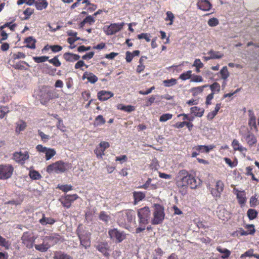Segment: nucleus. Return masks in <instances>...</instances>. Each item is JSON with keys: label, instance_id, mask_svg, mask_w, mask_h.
I'll return each mask as SVG.
<instances>
[{"label": "nucleus", "instance_id": "nucleus-1", "mask_svg": "<svg viewBox=\"0 0 259 259\" xmlns=\"http://www.w3.org/2000/svg\"><path fill=\"white\" fill-rule=\"evenodd\" d=\"M176 184L180 189H185L188 187H190L191 189H194L197 187L200 183L197 181L195 177L189 174L187 170H182L178 173Z\"/></svg>", "mask_w": 259, "mask_h": 259}, {"label": "nucleus", "instance_id": "nucleus-2", "mask_svg": "<svg viewBox=\"0 0 259 259\" xmlns=\"http://www.w3.org/2000/svg\"><path fill=\"white\" fill-rule=\"evenodd\" d=\"M34 96L42 105H47L53 99L58 98L59 94L55 90H51L47 86H42L34 92Z\"/></svg>", "mask_w": 259, "mask_h": 259}, {"label": "nucleus", "instance_id": "nucleus-3", "mask_svg": "<svg viewBox=\"0 0 259 259\" xmlns=\"http://www.w3.org/2000/svg\"><path fill=\"white\" fill-rule=\"evenodd\" d=\"M71 167V163L65 162L62 160H59L49 164L46 168V171L49 174L56 173L62 174L66 172Z\"/></svg>", "mask_w": 259, "mask_h": 259}, {"label": "nucleus", "instance_id": "nucleus-4", "mask_svg": "<svg viewBox=\"0 0 259 259\" xmlns=\"http://www.w3.org/2000/svg\"><path fill=\"white\" fill-rule=\"evenodd\" d=\"M153 207V218L152 219L151 223L153 225H158L161 223L164 219V207L159 204H154Z\"/></svg>", "mask_w": 259, "mask_h": 259}, {"label": "nucleus", "instance_id": "nucleus-5", "mask_svg": "<svg viewBox=\"0 0 259 259\" xmlns=\"http://www.w3.org/2000/svg\"><path fill=\"white\" fill-rule=\"evenodd\" d=\"M37 238L33 232L29 231L25 232L21 237L22 243L28 248H32L34 246V243Z\"/></svg>", "mask_w": 259, "mask_h": 259}, {"label": "nucleus", "instance_id": "nucleus-6", "mask_svg": "<svg viewBox=\"0 0 259 259\" xmlns=\"http://www.w3.org/2000/svg\"><path fill=\"white\" fill-rule=\"evenodd\" d=\"M139 223L140 225H146L149 223L150 218V210L148 207L145 206L138 210Z\"/></svg>", "mask_w": 259, "mask_h": 259}, {"label": "nucleus", "instance_id": "nucleus-7", "mask_svg": "<svg viewBox=\"0 0 259 259\" xmlns=\"http://www.w3.org/2000/svg\"><path fill=\"white\" fill-rule=\"evenodd\" d=\"M14 167L10 164L0 165V180H7L10 178L13 173Z\"/></svg>", "mask_w": 259, "mask_h": 259}, {"label": "nucleus", "instance_id": "nucleus-8", "mask_svg": "<svg viewBox=\"0 0 259 259\" xmlns=\"http://www.w3.org/2000/svg\"><path fill=\"white\" fill-rule=\"evenodd\" d=\"M110 238L117 243H120L126 238V234L123 231H120L116 228L110 229L108 231Z\"/></svg>", "mask_w": 259, "mask_h": 259}, {"label": "nucleus", "instance_id": "nucleus-9", "mask_svg": "<svg viewBox=\"0 0 259 259\" xmlns=\"http://www.w3.org/2000/svg\"><path fill=\"white\" fill-rule=\"evenodd\" d=\"M36 149L39 152L45 153L46 160H49L56 154V151L54 149L47 148L40 144L36 146Z\"/></svg>", "mask_w": 259, "mask_h": 259}, {"label": "nucleus", "instance_id": "nucleus-10", "mask_svg": "<svg viewBox=\"0 0 259 259\" xmlns=\"http://www.w3.org/2000/svg\"><path fill=\"white\" fill-rule=\"evenodd\" d=\"M110 147L108 142L105 141L101 142L96 149L94 150V153L99 159H103V156L105 155V151Z\"/></svg>", "mask_w": 259, "mask_h": 259}, {"label": "nucleus", "instance_id": "nucleus-11", "mask_svg": "<svg viewBox=\"0 0 259 259\" xmlns=\"http://www.w3.org/2000/svg\"><path fill=\"white\" fill-rule=\"evenodd\" d=\"M79 198L76 194L72 195H66L60 199L62 205L66 208H69L71 203Z\"/></svg>", "mask_w": 259, "mask_h": 259}, {"label": "nucleus", "instance_id": "nucleus-12", "mask_svg": "<svg viewBox=\"0 0 259 259\" xmlns=\"http://www.w3.org/2000/svg\"><path fill=\"white\" fill-rule=\"evenodd\" d=\"M124 25V23L123 22L120 23H112L107 27L105 32L106 34L108 35L114 34L121 30Z\"/></svg>", "mask_w": 259, "mask_h": 259}, {"label": "nucleus", "instance_id": "nucleus-13", "mask_svg": "<svg viewBox=\"0 0 259 259\" xmlns=\"http://www.w3.org/2000/svg\"><path fill=\"white\" fill-rule=\"evenodd\" d=\"M224 187L223 182L221 180L218 181L216 182L215 187L211 188L210 190L211 195L216 198H220L224 190Z\"/></svg>", "mask_w": 259, "mask_h": 259}, {"label": "nucleus", "instance_id": "nucleus-14", "mask_svg": "<svg viewBox=\"0 0 259 259\" xmlns=\"http://www.w3.org/2000/svg\"><path fill=\"white\" fill-rule=\"evenodd\" d=\"M29 158V155L28 151H25L24 153L15 152L13 154V160L19 163H24L25 161Z\"/></svg>", "mask_w": 259, "mask_h": 259}, {"label": "nucleus", "instance_id": "nucleus-15", "mask_svg": "<svg viewBox=\"0 0 259 259\" xmlns=\"http://www.w3.org/2000/svg\"><path fill=\"white\" fill-rule=\"evenodd\" d=\"M239 134L242 136L249 146H252L256 144L257 139L254 135L251 132L247 131L246 134H243L242 133L241 131H240Z\"/></svg>", "mask_w": 259, "mask_h": 259}, {"label": "nucleus", "instance_id": "nucleus-16", "mask_svg": "<svg viewBox=\"0 0 259 259\" xmlns=\"http://www.w3.org/2000/svg\"><path fill=\"white\" fill-rule=\"evenodd\" d=\"M121 217L123 218L126 217V222L124 220V221H122L121 220H118V222L122 224H126V223H131L133 220L135 219V213L134 210L128 209L122 212Z\"/></svg>", "mask_w": 259, "mask_h": 259}, {"label": "nucleus", "instance_id": "nucleus-17", "mask_svg": "<svg viewBox=\"0 0 259 259\" xmlns=\"http://www.w3.org/2000/svg\"><path fill=\"white\" fill-rule=\"evenodd\" d=\"M96 248L101 252L105 256L108 257L110 255L108 252L109 247L107 242H101L96 246Z\"/></svg>", "mask_w": 259, "mask_h": 259}, {"label": "nucleus", "instance_id": "nucleus-18", "mask_svg": "<svg viewBox=\"0 0 259 259\" xmlns=\"http://www.w3.org/2000/svg\"><path fill=\"white\" fill-rule=\"evenodd\" d=\"M114 94L110 91L102 90L97 94L98 99L101 101H105L113 96Z\"/></svg>", "mask_w": 259, "mask_h": 259}, {"label": "nucleus", "instance_id": "nucleus-19", "mask_svg": "<svg viewBox=\"0 0 259 259\" xmlns=\"http://www.w3.org/2000/svg\"><path fill=\"white\" fill-rule=\"evenodd\" d=\"M198 8L203 11H209L212 7V5L208 0H199L197 3Z\"/></svg>", "mask_w": 259, "mask_h": 259}, {"label": "nucleus", "instance_id": "nucleus-20", "mask_svg": "<svg viewBox=\"0 0 259 259\" xmlns=\"http://www.w3.org/2000/svg\"><path fill=\"white\" fill-rule=\"evenodd\" d=\"M215 147L214 145H197L193 147V149H195L198 152L201 153H209V151Z\"/></svg>", "mask_w": 259, "mask_h": 259}, {"label": "nucleus", "instance_id": "nucleus-21", "mask_svg": "<svg viewBox=\"0 0 259 259\" xmlns=\"http://www.w3.org/2000/svg\"><path fill=\"white\" fill-rule=\"evenodd\" d=\"M63 58L67 62H73L78 61L80 59V56L71 53L66 52L63 54Z\"/></svg>", "mask_w": 259, "mask_h": 259}, {"label": "nucleus", "instance_id": "nucleus-22", "mask_svg": "<svg viewBox=\"0 0 259 259\" xmlns=\"http://www.w3.org/2000/svg\"><path fill=\"white\" fill-rule=\"evenodd\" d=\"M82 78L83 79L87 78L88 80L91 83H95L98 80V78L97 76H96L93 73L88 71L84 72Z\"/></svg>", "mask_w": 259, "mask_h": 259}, {"label": "nucleus", "instance_id": "nucleus-23", "mask_svg": "<svg viewBox=\"0 0 259 259\" xmlns=\"http://www.w3.org/2000/svg\"><path fill=\"white\" fill-rule=\"evenodd\" d=\"M248 112L249 116L248 125L251 128H256V117L253 110H249Z\"/></svg>", "mask_w": 259, "mask_h": 259}, {"label": "nucleus", "instance_id": "nucleus-24", "mask_svg": "<svg viewBox=\"0 0 259 259\" xmlns=\"http://www.w3.org/2000/svg\"><path fill=\"white\" fill-rule=\"evenodd\" d=\"M190 112L195 116L201 117L204 114V110L203 108L197 106H194L190 108Z\"/></svg>", "mask_w": 259, "mask_h": 259}, {"label": "nucleus", "instance_id": "nucleus-25", "mask_svg": "<svg viewBox=\"0 0 259 259\" xmlns=\"http://www.w3.org/2000/svg\"><path fill=\"white\" fill-rule=\"evenodd\" d=\"M35 39L33 38L32 36H29L25 38L24 42L26 44V47L31 49H35L36 48Z\"/></svg>", "mask_w": 259, "mask_h": 259}, {"label": "nucleus", "instance_id": "nucleus-26", "mask_svg": "<svg viewBox=\"0 0 259 259\" xmlns=\"http://www.w3.org/2000/svg\"><path fill=\"white\" fill-rule=\"evenodd\" d=\"M39 222L42 226H45L47 224L53 225L56 222V220L52 218H47L45 214H43L42 218Z\"/></svg>", "mask_w": 259, "mask_h": 259}, {"label": "nucleus", "instance_id": "nucleus-27", "mask_svg": "<svg viewBox=\"0 0 259 259\" xmlns=\"http://www.w3.org/2000/svg\"><path fill=\"white\" fill-rule=\"evenodd\" d=\"M48 5V3L47 0H37L35 3L36 9L38 10H42L46 9Z\"/></svg>", "mask_w": 259, "mask_h": 259}, {"label": "nucleus", "instance_id": "nucleus-28", "mask_svg": "<svg viewBox=\"0 0 259 259\" xmlns=\"http://www.w3.org/2000/svg\"><path fill=\"white\" fill-rule=\"evenodd\" d=\"M88 233H90V232L85 229V227L82 224H79L76 230V234L78 237Z\"/></svg>", "mask_w": 259, "mask_h": 259}, {"label": "nucleus", "instance_id": "nucleus-29", "mask_svg": "<svg viewBox=\"0 0 259 259\" xmlns=\"http://www.w3.org/2000/svg\"><path fill=\"white\" fill-rule=\"evenodd\" d=\"M208 87V84H204L202 86L194 87L191 90V92L193 96H197V95L203 92L204 88Z\"/></svg>", "mask_w": 259, "mask_h": 259}, {"label": "nucleus", "instance_id": "nucleus-30", "mask_svg": "<svg viewBox=\"0 0 259 259\" xmlns=\"http://www.w3.org/2000/svg\"><path fill=\"white\" fill-rule=\"evenodd\" d=\"M207 54L209 55V59H220L224 56V55L220 52L214 51L212 50H210Z\"/></svg>", "mask_w": 259, "mask_h": 259}, {"label": "nucleus", "instance_id": "nucleus-31", "mask_svg": "<svg viewBox=\"0 0 259 259\" xmlns=\"http://www.w3.org/2000/svg\"><path fill=\"white\" fill-rule=\"evenodd\" d=\"M236 191L237 192L236 194L237 198L239 203L241 205L244 204L246 202V198L245 197L244 192L243 191H239L237 190Z\"/></svg>", "mask_w": 259, "mask_h": 259}, {"label": "nucleus", "instance_id": "nucleus-32", "mask_svg": "<svg viewBox=\"0 0 259 259\" xmlns=\"http://www.w3.org/2000/svg\"><path fill=\"white\" fill-rule=\"evenodd\" d=\"M117 108L119 110L124 111L127 112H131L135 110V107L132 105H124L123 104H119L117 106Z\"/></svg>", "mask_w": 259, "mask_h": 259}, {"label": "nucleus", "instance_id": "nucleus-33", "mask_svg": "<svg viewBox=\"0 0 259 259\" xmlns=\"http://www.w3.org/2000/svg\"><path fill=\"white\" fill-rule=\"evenodd\" d=\"M248 228H251V230L249 232L244 231L243 229L240 228L239 230V233L241 236H246L248 234H253L255 232L254 226L253 225H249Z\"/></svg>", "mask_w": 259, "mask_h": 259}, {"label": "nucleus", "instance_id": "nucleus-34", "mask_svg": "<svg viewBox=\"0 0 259 259\" xmlns=\"http://www.w3.org/2000/svg\"><path fill=\"white\" fill-rule=\"evenodd\" d=\"M29 176L31 179L34 180H40L42 178L39 172L34 169L29 170Z\"/></svg>", "mask_w": 259, "mask_h": 259}, {"label": "nucleus", "instance_id": "nucleus-35", "mask_svg": "<svg viewBox=\"0 0 259 259\" xmlns=\"http://www.w3.org/2000/svg\"><path fill=\"white\" fill-rule=\"evenodd\" d=\"M163 254L164 252L162 250V249L159 247H158L154 250L152 255V258L161 259Z\"/></svg>", "mask_w": 259, "mask_h": 259}, {"label": "nucleus", "instance_id": "nucleus-36", "mask_svg": "<svg viewBox=\"0 0 259 259\" xmlns=\"http://www.w3.org/2000/svg\"><path fill=\"white\" fill-rule=\"evenodd\" d=\"M85 4L86 7H88L89 6L92 5L93 7H95V6L94 5H92L90 1L88 0H77V1L73 4L71 6V9H73L75 7H78L80 4Z\"/></svg>", "mask_w": 259, "mask_h": 259}, {"label": "nucleus", "instance_id": "nucleus-37", "mask_svg": "<svg viewBox=\"0 0 259 259\" xmlns=\"http://www.w3.org/2000/svg\"><path fill=\"white\" fill-rule=\"evenodd\" d=\"M217 250L220 253H223L224 254L222 256V258L223 259L228 258L231 254L230 250L226 248H222L221 246L217 247Z\"/></svg>", "mask_w": 259, "mask_h": 259}, {"label": "nucleus", "instance_id": "nucleus-38", "mask_svg": "<svg viewBox=\"0 0 259 259\" xmlns=\"http://www.w3.org/2000/svg\"><path fill=\"white\" fill-rule=\"evenodd\" d=\"M16 124L15 131L17 133H20L21 132L23 131L26 127V123L23 120L20 121Z\"/></svg>", "mask_w": 259, "mask_h": 259}, {"label": "nucleus", "instance_id": "nucleus-39", "mask_svg": "<svg viewBox=\"0 0 259 259\" xmlns=\"http://www.w3.org/2000/svg\"><path fill=\"white\" fill-rule=\"evenodd\" d=\"M208 87L211 91V94H213V95L219 93L220 91V85L217 82H215L210 85H208Z\"/></svg>", "mask_w": 259, "mask_h": 259}, {"label": "nucleus", "instance_id": "nucleus-40", "mask_svg": "<svg viewBox=\"0 0 259 259\" xmlns=\"http://www.w3.org/2000/svg\"><path fill=\"white\" fill-rule=\"evenodd\" d=\"M54 259H72L70 256L65 254L64 253H62L61 252H56L55 253L54 256Z\"/></svg>", "mask_w": 259, "mask_h": 259}, {"label": "nucleus", "instance_id": "nucleus-41", "mask_svg": "<svg viewBox=\"0 0 259 259\" xmlns=\"http://www.w3.org/2000/svg\"><path fill=\"white\" fill-rule=\"evenodd\" d=\"M219 73L221 76V78L224 80H227L228 77L229 76V72L226 66L223 67V68L220 70Z\"/></svg>", "mask_w": 259, "mask_h": 259}, {"label": "nucleus", "instance_id": "nucleus-42", "mask_svg": "<svg viewBox=\"0 0 259 259\" xmlns=\"http://www.w3.org/2000/svg\"><path fill=\"white\" fill-rule=\"evenodd\" d=\"M47 239L53 242V244H57L61 240V236L58 234H54L50 236L46 237Z\"/></svg>", "mask_w": 259, "mask_h": 259}, {"label": "nucleus", "instance_id": "nucleus-43", "mask_svg": "<svg viewBox=\"0 0 259 259\" xmlns=\"http://www.w3.org/2000/svg\"><path fill=\"white\" fill-rule=\"evenodd\" d=\"M257 211L254 209L250 208L247 211V216L250 220L255 219L257 217Z\"/></svg>", "mask_w": 259, "mask_h": 259}, {"label": "nucleus", "instance_id": "nucleus-44", "mask_svg": "<svg viewBox=\"0 0 259 259\" xmlns=\"http://www.w3.org/2000/svg\"><path fill=\"white\" fill-rule=\"evenodd\" d=\"M135 201L142 200L145 197V194L142 192H134L133 193Z\"/></svg>", "mask_w": 259, "mask_h": 259}, {"label": "nucleus", "instance_id": "nucleus-45", "mask_svg": "<svg viewBox=\"0 0 259 259\" xmlns=\"http://www.w3.org/2000/svg\"><path fill=\"white\" fill-rule=\"evenodd\" d=\"M192 76V71L188 70L182 73L180 75L179 78L183 80H186L190 78L191 79Z\"/></svg>", "mask_w": 259, "mask_h": 259}, {"label": "nucleus", "instance_id": "nucleus-46", "mask_svg": "<svg viewBox=\"0 0 259 259\" xmlns=\"http://www.w3.org/2000/svg\"><path fill=\"white\" fill-rule=\"evenodd\" d=\"M35 248L39 251L45 252L49 249V246L47 244L42 243L40 244L34 245Z\"/></svg>", "mask_w": 259, "mask_h": 259}, {"label": "nucleus", "instance_id": "nucleus-47", "mask_svg": "<svg viewBox=\"0 0 259 259\" xmlns=\"http://www.w3.org/2000/svg\"><path fill=\"white\" fill-rule=\"evenodd\" d=\"M218 215L220 219L223 221L227 220L229 218V214L225 209L220 210L218 212Z\"/></svg>", "mask_w": 259, "mask_h": 259}, {"label": "nucleus", "instance_id": "nucleus-48", "mask_svg": "<svg viewBox=\"0 0 259 259\" xmlns=\"http://www.w3.org/2000/svg\"><path fill=\"white\" fill-rule=\"evenodd\" d=\"M106 120L102 115L97 116L95 119V125L99 126L105 124Z\"/></svg>", "mask_w": 259, "mask_h": 259}, {"label": "nucleus", "instance_id": "nucleus-49", "mask_svg": "<svg viewBox=\"0 0 259 259\" xmlns=\"http://www.w3.org/2000/svg\"><path fill=\"white\" fill-rule=\"evenodd\" d=\"M177 80L175 78H171L170 79L164 80L163 81L164 85L166 87H170L176 84Z\"/></svg>", "mask_w": 259, "mask_h": 259}, {"label": "nucleus", "instance_id": "nucleus-50", "mask_svg": "<svg viewBox=\"0 0 259 259\" xmlns=\"http://www.w3.org/2000/svg\"><path fill=\"white\" fill-rule=\"evenodd\" d=\"M99 218L100 220L106 223H107L110 219V217L104 211L100 212Z\"/></svg>", "mask_w": 259, "mask_h": 259}, {"label": "nucleus", "instance_id": "nucleus-51", "mask_svg": "<svg viewBox=\"0 0 259 259\" xmlns=\"http://www.w3.org/2000/svg\"><path fill=\"white\" fill-rule=\"evenodd\" d=\"M80 245L82 246L85 249L89 248L91 246V238H88L79 240Z\"/></svg>", "mask_w": 259, "mask_h": 259}, {"label": "nucleus", "instance_id": "nucleus-52", "mask_svg": "<svg viewBox=\"0 0 259 259\" xmlns=\"http://www.w3.org/2000/svg\"><path fill=\"white\" fill-rule=\"evenodd\" d=\"M166 17L165 19L166 21L169 20L170 22L168 23L169 25H171L173 24L175 16L171 11H167L166 13Z\"/></svg>", "mask_w": 259, "mask_h": 259}, {"label": "nucleus", "instance_id": "nucleus-53", "mask_svg": "<svg viewBox=\"0 0 259 259\" xmlns=\"http://www.w3.org/2000/svg\"><path fill=\"white\" fill-rule=\"evenodd\" d=\"M172 114L170 113H165L163 114L159 117V121L160 122H165L168 120H170L172 117Z\"/></svg>", "mask_w": 259, "mask_h": 259}, {"label": "nucleus", "instance_id": "nucleus-54", "mask_svg": "<svg viewBox=\"0 0 259 259\" xmlns=\"http://www.w3.org/2000/svg\"><path fill=\"white\" fill-rule=\"evenodd\" d=\"M151 35L148 33H142L137 35V38L139 39H145L147 42L150 41Z\"/></svg>", "mask_w": 259, "mask_h": 259}, {"label": "nucleus", "instance_id": "nucleus-55", "mask_svg": "<svg viewBox=\"0 0 259 259\" xmlns=\"http://www.w3.org/2000/svg\"><path fill=\"white\" fill-rule=\"evenodd\" d=\"M49 57L46 56H42L40 57H33V59L35 62L39 63L46 62L49 59Z\"/></svg>", "mask_w": 259, "mask_h": 259}, {"label": "nucleus", "instance_id": "nucleus-56", "mask_svg": "<svg viewBox=\"0 0 259 259\" xmlns=\"http://www.w3.org/2000/svg\"><path fill=\"white\" fill-rule=\"evenodd\" d=\"M48 61L55 67H59L61 65L60 61L58 58V56H55L50 60L48 59Z\"/></svg>", "mask_w": 259, "mask_h": 259}, {"label": "nucleus", "instance_id": "nucleus-57", "mask_svg": "<svg viewBox=\"0 0 259 259\" xmlns=\"http://www.w3.org/2000/svg\"><path fill=\"white\" fill-rule=\"evenodd\" d=\"M58 188L60 190L64 192H67L72 190V186L70 185H62L58 186Z\"/></svg>", "mask_w": 259, "mask_h": 259}, {"label": "nucleus", "instance_id": "nucleus-58", "mask_svg": "<svg viewBox=\"0 0 259 259\" xmlns=\"http://www.w3.org/2000/svg\"><path fill=\"white\" fill-rule=\"evenodd\" d=\"M219 23L218 19L216 18H212L208 20V24L210 27L217 26Z\"/></svg>", "mask_w": 259, "mask_h": 259}, {"label": "nucleus", "instance_id": "nucleus-59", "mask_svg": "<svg viewBox=\"0 0 259 259\" xmlns=\"http://www.w3.org/2000/svg\"><path fill=\"white\" fill-rule=\"evenodd\" d=\"M33 9L31 8H28L26 10H25L23 12V14L26 16L24 18V20H27L29 18L30 16L33 14Z\"/></svg>", "mask_w": 259, "mask_h": 259}, {"label": "nucleus", "instance_id": "nucleus-60", "mask_svg": "<svg viewBox=\"0 0 259 259\" xmlns=\"http://www.w3.org/2000/svg\"><path fill=\"white\" fill-rule=\"evenodd\" d=\"M56 126L62 132L66 131V126L63 124L62 119H59V121H58L56 124Z\"/></svg>", "mask_w": 259, "mask_h": 259}, {"label": "nucleus", "instance_id": "nucleus-61", "mask_svg": "<svg viewBox=\"0 0 259 259\" xmlns=\"http://www.w3.org/2000/svg\"><path fill=\"white\" fill-rule=\"evenodd\" d=\"M203 81L202 77L198 75H192L191 81L195 82H200Z\"/></svg>", "mask_w": 259, "mask_h": 259}, {"label": "nucleus", "instance_id": "nucleus-62", "mask_svg": "<svg viewBox=\"0 0 259 259\" xmlns=\"http://www.w3.org/2000/svg\"><path fill=\"white\" fill-rule=\"evenodd\" d=\"M38 135L41 137V139L43 142H46L50 139L49 136L46 135L42 132L38 130Z\"/></svg>", "mask_w": 259, "mask_h": 259}, {"label": "nucleus", "instance_id": "nucleus-63", "mask_svg": "<svg viewBox=\"0 0 259 259\" xmlns=\"http://www.w3.org/2000/svg\"><path fill=\"white\" fill-rule=\"evenodd\" d=\"M83 66H85L86 68H88V65H86L82 60H79L75 64L74 68L75 69H77Z\"/></svg>", "mask_w": 259, "mask_h": 259}, {"label": "nucleus", "instance_id": "nucleus-64", "mask_svg": "<svg viewBox=\"0 0 259 259\" xmlns=\"http://www.w3.org/2000/svg\"><path fill=\"white\" fill-rule=\"evenodd\" d=\"M192 66L198 68H203V64L202 63L200 59H196Z\"/></svg>", "mask_w": 259, "mask_h": 259}]
</instances>
